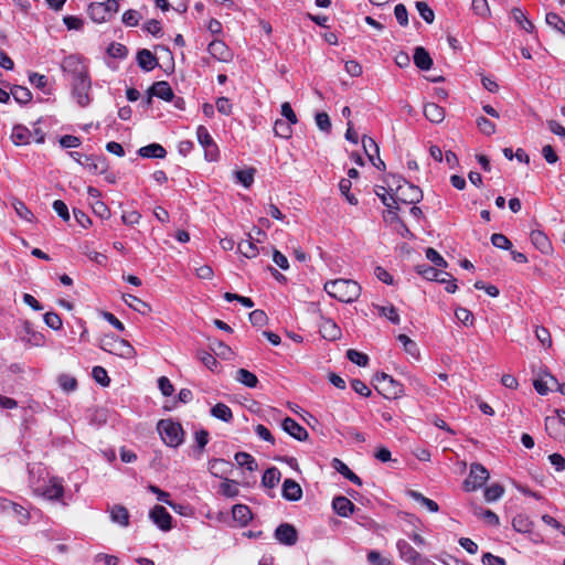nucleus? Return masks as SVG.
Returning a JSON list of instances; mask_svg holds the SVG:
<instances>
[{
	"instance_id": "obj_1",
	"label": "nucleus",
	"mask_w": 565,
	"mask_h": 565,
	"mask_svg": "<svg viewBox=\"0 0 565 565\" xmlns=\"http://www.w3.org/2000/svg\"><path fill=\"white\" fill-rule=\"evenodd\" d=\"M324 290L341 302H353L361 295V287L356 281L342 278L327 281Z\"/></svg>"
},
{
	"instance_id": "obj_2",
	"label": "nucleus",
	"mask_w": 565,
	"mask_h": 565,
	"mask_svg": "<svg viewBox=\"0 0 565 565\" xmlns=\"http://www.w3.org/2000/svg\"><path fill=\"white\" fill-rule=\"evenodd\" d=\"M373 383L376 391L387 399H398L405 395V386L387 373H377Z\"/></svg>"
},
{
	"instance_id": "obj_3",
	"label": "nucleus",
	"mask_w": 565,
	"mask_h": 565,
	"mask_svg": "<svg viewBox=\"0 0 565 565\" xmlns=\"http://www.w3.org/2000/svg\"><path fill=\"white\" fill-rule=\"evenodd\" d=\"M100 349L121 359H132L136 355L134 347L127 340L113 334L102 338Z\"/></svg>"
},
{
	"instance_id": "obj_4",
	"label": "nucleus",
	"mask_w": 565,
	"mask_h": 565,
	"mask_svg": "<svg viewBox=\"0 0 565 565\" xmlns=\"http://www.w3.org/2000/svg\"><path fill=\"white\" fill-rule=\"evenodd\" d=\"M157 430L163 443L169 447H178L184 440V431L181 425L172 419H161L157 424Z\"/></svg>"
},
{
	"instance_id": "obj_5",
	"label": "nucleus",
	"mask_w": 565,
	"mask_h": 565,
	"mask_svg": "<svg viewBox=\"0 0 565 565\" xmlns=\"http://www.w3.org/2000/svg\"><path fill=\"white\" fill-rule=\"evenodd\" d=\"M544 428L551 438L565 443V411L554 409L552 415L545 417Z\"/></svg>"
},
{
	"instance_id": "obj_6",
	"label": "nucleus",
	"mask_w": 565,
	"mask_h": 565,
	"mask_svg": "<svg viewBox=\"0 0 565 565\" xmlns=\"http://www.w3.org/2000/svg\"><path fill=\"white\" fill-rule=\"evenodd\" d=\"M420 198L422 192L417 186L403 181V183L398 184L394 190V194L391 200L393 202V207L398 210L399 207L397 204L399 202L404 204H415L420 200Z\"/></svg>"
},
{
	"instance_id": "obj_7",
	"label": "nucleus",
	"mask_w": 565,
	"mask_h": 565,
	"mask_svg": "<svg viewBox=\"0 0 565 565\" xmlns=\"http://www.w3.org/2000/svg\"><path fill=\"white\" fill-rule=\"evenodd\" d=\"M70 156L78 164L85 167L92 174H102L105 173L108 169V164L105 158L86 156L77 151L71 152Z\"/></svg>"
},
{
	"instance_id": "obj_8",
	"label": "nucleus",
	"mask_w": 565,
	"mask_h": 565,
	"mask_svg": "<svg viewBox=\"0 0 565 565\" xmlns=\"http://www.w3.org/2000/svg\"><path fill=\"white\" fill-rule=\"evenodd\" d=\"M196 139L204 149L205 159L216 161L218 159V148L206 127L199 126L196 128Z\"/></svg>"
},
{
	"instance_id": "obj_9",
	"label": "nucleus",
	"mask_w": 565,
	"mask_h": 565,
	"mask_svg": "<svg viewBox=\"0 0 565 565\" xmlns=\"http://www.w3.org/2000/svg\"><path fill=\"white\" fill-rule=\"evenodd\" d=\"M489 472L487 469L480 463H473L470 467V472L468 478L463 481V488L467 491H475L483 486V483L488 480Z\"/></svg>"
},
{
	"instance_id": "obj_10",
	"label": "nucleus",
	"mask_w": 565,
	"mask_h": 565,
	"mask_svg": "<svg viewBox=\"0 0 565 565\" xmlns=\"http://www.w3.org/2000/svg\"><path fill=\"white\" fill-rule=\"evenodd\" d=\"M149 518L164 532L172 529V516L162 505H154L149 512Z\"/></svg>"
},
{
	"instance_id": "obj_11",
	"label": "nucleus",
	"mask_w": 565,
	"mask_h": 565,
	"mask_svg": "<svg viewBox=\"0 0 565 565\" xmlns=\"http://www.w3.org/2000/svg\"><path fill=\"white\" fill-rule=\"evenodd\" d=\"M64 492L63 486L61 481L56 478H51L43 488H39L35 490V493L47 499V500H58L62 498Z\"/></svg>"
},
{
	"instance_id": "obj_12",
	"label": "nucleus",
	"mask_w": 565,
	"mask_h": 565,
	"mask_svg": "<svg viewBox=\"0 0 565 565\" xmlns=\"http://www.w3.org/2000/svg\"><path fill=\"white\" fill-rule=\"evenodd\" d=\"M556 384L557 380L547 372L537 374L533 381L534 388L541 395H546L548 392L553 391Z\"/></svg>"
},
{
	"instance_id": "obj_13",
	"label": "nucleus",
	"mask_w": 565,
	"mask_h": 565,
	"mask_svg": "<svg viewBox=\"0 0 565 565\" xmlns=\"http://www.w3.org/2000/svg\"><path fill=\"white\" fill-rule=\"evenodd\" d=\"M275 537L281 544L295 545L298 540L297 530L291 524H280L275 531Z\"/></svg>"
},
{
	"instance_id": "obj_14",
	"label": "nucleus",
	"mask_w": 565,
	"mask_h": 565,
	"mask_svg": "<svg viewBox=\"0 0 565 565\" xmlns=\"http://www.w3.org/2000/svg\"><path fill=\"white\" fill-rule=\"evenodd\" d=\"M10 140L14 146H26L32 141V131L24 125L17 124L10 134Z\"/></svg>"
},
{
	"instance_id": "obj_15",
	"label": "nucleus",
	"mask_w": 565,
	"mask_h": 565,
	"mask_svg": "<svg viewBox=\"0 0 565 565\" xmlns=\"http://www.w3.org/2000/svg\"><path fill=\"white\" fill-rule=\"evenodd\" d=\"M530 238L534 247L537 248L542 254H552L553 246L545 233L539 230L532 231L530 234Z\"/></svg>"
},
{
	"instance_id": "obj_16",
	"label": "nucleus",
	"mask_w": 565,
	"mask_h": 565,
	"mask_svg": "<svg viewBox=\"0 0 565 565\" xmlns=\"http://www.w3.org/2000/svg\"><path fill=\"white\" fill-rule=\"evenodd\" d=\"M397 340L401 342L403 351L411 356L412 360L422 361V351L419 345L406 334H398Z\"/></svg>"
},
{
	"instance_id": "obj_17",
	"label": "nucleus",
	"mask_w": 565,
	"mask_h": 565,
	"mask_svg": "<svg viewBox=\"0 0 565 565\" xmlns=\"http://www.w3.org/2000/svg\"><path fill=\"white\" fill-rule=\"evenodd\" d=\"M209 53L220 62L227 63L232 60V52L222 41H212L209 45Z\"/></svg>"
},
{
	"instance_id": "obj_18",
	"label": "nucleus",
	"mask_w": 565,
	"mask_h": 565,
	"mask_svg": "<svg viewBox=\"0 0 565 565\" xmlns=\"http://www.w3.org/2000/svg\"><path fill=\"white\" fill-rule=\"evenodd\" d=\"M152 96L171 100L173 98V92L167 82H157L150 87V96L147 99V104H151Z\"/></svg>"
},
{
	"instance_id": "obj_19",
	"label": "nucleus",
	"mask_w": 565,
	"mask_h": 565,
	"mask_svg": "<svg viewBox=\"0 0 565 565\" xmlns=\"http://www.w3.org/2000/svg\"><path fill=\"white\" fill-rule=\"evenodd\" d=\"M282 428L286 433L298 440H306L308 438V431L290 417L284 419Z\"/></svg>"
},
{
	"instance_id": "obj_20",
	"label": "nucleus",
	"mask_w": 565,
	"mask_h": 565,
	"mask_svg": "<svg viewBox=\"0 0 565 565\" xmlns=\"http://www.w3.org/2000/svg\"><path fill=\"white\" fill-rule=\"evenodd\" d=\"M320 333L324 339L330 341L338 340L341 337V330L338 324L331 319L326 318L322 319L320 324Z\"/></svg>"
},
{
	"instance_id": "obj_21",
	"label": "nucleus",
	"mask_w": 565,
	"mask_h": 565,
	"mask_svg": "<svg viewBox=\"0 0 565 565\" xmlns=\"http://www.w3.org/2000/svg\"><path fill=\"white\" fill-rule=\"evenodd\" d=\"M121 299L129 308L141 315H147L151 311L150 305L136 296L130 294H122Z\"/></svg>"
},
{
	"instance_id": "obj_22",
	"label": "nucleus",
	"mask_w": 565,
	"mask_h": 565,
	"mask_svg": "<svg viewBox=\"0 0 565 565\" xmlns=\"http://www.w3.org/2000/svg\"><path fill=\"white\" fill-rule=\"evenodd\" d=\"M63 67L64 70L76 74L78 78L86 76V66L83 64L79 56L71 55L66 57L63 62Z\"/></svg>"
},
{
	"instance_id": "obj_23",
	"label": "nucleus",
	"mask_w": 565,
	"mask_h": 565,
	"mask_svg": "<svg viewBox=\"0 0 565 565\" xmlns=\"http://www.w3.org/2000/svg\"><path fill=\"white\" fill-rule=\"evenodd\" d=\"M424 115L433 124H440L445 119V110L435 103L424 105Z\"/></svg>"
},
{
	"instance_id": "obj_24",
	"label": "nucleus",
	"mask_w": 565,
	"mask_h": 565,
	"mask_svg": "<svg viewBox=\"0 0 565 565\" xmlns=\"http://www.w3.org/2000/svg\"><path fill=\"white\" fill-rule=\"evenodd\" d=\"M232 465L224 459H212L207 463V469L211 475L217 478H224L230 473Z\"/></svg>"
},
{
	"instance_id": "obj_25",
	"label": "nucleus",
	"mask_w": 565,
	"mask_h": 565,
	"mask_svg": "<svg viewBox=\"0 0 565 565\" xmlns=\"http://www.w3.org/2000/svg\"><path fill=\"white\" fill-rule=\"evenodd\" d=\"M282 495L290 501H298L302 497V489L299 483L291 479H286L282 484Z\"/></svg>"
},
{
	"instance_id": "obj_26",
	"label": "nucleus",
	"mask_w": 565,
	"mask_h": 565,
	"mask_svg": "<svg viewBox=\"0 0 565 565\" xmlns=\"http://www.w3.org/2000/svg\"><path fill=\"white\" fill-rule=\"evenodd\" d=\"M88 88H89V83L87 81V77L83 76L82 78H78V83L75 86L74 94L77 99V103L81 106H85L89 102Z\"/></svg>"
},
{
	"instance_id": "obj_27",
	"label": "nucleus",
	"mask_w": 565,
	"mask_h": 565,
	"mask_svg": "<svg viewBox=\"0 0 565 565\" xmlns=\"http://www.w3.org/2000/svg\"><path fill=\"white\" fill-rule=\"evenodd\" d=\"M332 505L334 511L344 518L349 516L354 510V504L345 497L334 498Z\"/></svg>"
},
{
	"instance_id": "obj_28",
	"label": "nucleus",
	"mask_w": 565,
	"mask_h": 565,
	"mask_svg": "<svg viewBox=\"0 0 565 565\" xmlns=\"http://www.w3.org/2000/svg\"><path fill=\"white\" fill-rule=\"evenodd\" d=\"M414 63L422 70H429L433 65V60L424 47L418 46L414 52Z\"/></svg>"
},
{
	"instance_id": "obj_29",
	"label": "nucleus",
	"mask_w": 565,
	"mask_h": 565,
	"mask_svg": "<svg viewBox=\"0 0 565 565\" xmlns=\"http://www.w3.org/2000/svg\"><path fill=\"white\" fill-rule=\"evenodd\" d=\"M138 153L143 158H164L167 154L166 149L159 143H151L141 147Z\"/></svg>"
},
{
	"instance_id": "obj_30",
	"label": "nucleus",
	"mask_w": 565,
	"mask_h": 565,
	"mask_svg": "<svg viewBox=\"0 0 565 565\" xmlns=\"http://www.w3.org/2000/svg\"><path fill=\"white\" fill-rule=\"evenodd\" d=\"M249 239L242 241L238 243V252L246 258H255L259 254V249L253 242V237L248 234Z\"/></svg>"
},
{
	"instance_id": "obj_31",
	"label": "nucleus",
	"mask_w": 565,
	"mask_h": 565,
	"mask_svg": "<svg viewBox=\"0 0 565 565\" xmlns=\"http://www.w3.org/2000/svg\"><path fill=\"white\" fill-rule=\"evenodd\" d=\"M109 512L114 522L120 524L121 526H127L129 524V512L125 507L114 505Z\"/></svg>"
},
{
	"instance_id": "obj_32",
	"label": "nucleus",
	"mask_w": 565,
	"mask_h": 565,
	"mask_svg": "<svg viewBox=\"0 0 565 565\" xmlns=\"http://www.w3.org/2000/svg\"><path fill=\"white\" fill-rule=\"evenodd\" d=\"M396 547L399 552V556L406 562L413 563L415 558H418V554L405 540H399L396 543Z\"/></svg>"
},
{
	"instance_id": "obj_33",
	"label": "nucleus",
	"mask_w": 565,
	"mask_h": 565,
	"mask_svg": "<svg viewBox=\"0 0 565 565\" xmlns=\"http://www.w3.org/2000/svg\"><path fill=\"white\" fill-rule=\"evenodd\" d=\"M511 14H512L513 20L523 30H525L526 32H530V33H532L534 31L535 26H534L533 22L526 18L525 13L521 9H519V8L512 9Z\"/></svg>"
},
{
	"instance_id": "obj_34",
	"label": "nucleus",
	"mask_w": 565,
	"mask_h": 565,
	"mask_svg": "<svg viewBox=\"0 0 565 565\" xmlns=\"http://www.w3.org/2000/svg\"><path fill=\"white\" fill-rule=\"evenodd\" d=\"M3 509L8 513H12L14 515L17 522H19V523H24L29 518L28 511L23 507L17 504V503L8 501L4 503Z\"/></svg>"
},
{
	"instance_id": "obj_35",
	"label": "nucleus",
	"mask_w": 565,
	"mask_h": 565,
	"mask_svg": "<svg viewBox=\"0 0 565 565\" xmlns=\"http://www.w3.org/2000/svg\"><path fill=\"white\" fill-rule=\"evenodd\" d=\"M233 519L241 525H245L252 519V512L247 505L236 504L233 507Z\"/></svg>"
},
{
	"instance_id": "obj_36",
	"label": "nucleus",
	"mask_w": 565,
	"mask_h": 565,
	"mask_svg": "<svg viewBox=\"0 0 565 565\" xmlns=\"http://www.w3.org/2000/svg\"><path fill=\"white\" fill-rule=\"evenodd\" d=\"M90 18L98 23L109 20L110 14L105 8L104 3H94L89 7Z\"/></svg>"
},
{
	"instance_id": "obj_37",
	"label": "nucleus",
	"mask_w": 565,
	"mask_h": 565,
	"mask_svg": "<svg viewBox=\"0 0 565 565\" xmlns=\"http://www.w3.org/2000/svg\"><path fill=\"white\" fill-rule=\"evenodd\" d=\"M256 173L255 168H246L242 170H237L234 172V175L242 185L245 188H249L254 183V177Z\"/></svg>"
},
{
	"instance_id": "obj_38",
	"label": "nucleus",
	"mask_w": 565,
	"mask_h": 565,
	"mask_svg": "<svg viewBox=\"0 0 565 565\" xmlns=\"http://www.w3.org/2000/svg\"><path fill=\"white\" fill-rule=\"evenodd\" d=\"M408 495H409L413 500H415L416 502H418L423 508L427 509L429 512L435 513V512H437V511H438V509H439V508H438V504H437L435 501H433V500H430V499H428V498L424 497L422 493H419V492H417V491H413V490H412V491H409V492H408Z\"/></svg>"
},
{
	"instance_id": "obj_39",
	"label": "nucleus",
	"mask_w": 565,
	"mask_h": 565,
	"mask_svg": "<svg viewBox=\"0 0 565 565\" xmlns=\"http://www.w3.org/2000/svg\"><path fill=\"white\" fill-rule=\"evenodd\" d=\"M455 317L465 327H473V324H475L473 313L465 307H457L455 309Z\"/></svg>"
},
{
	"instance_id": "obj_40",
	"label": "nucleus",
	"mask_w": 565,
	"mask_h": 565,
	"mask_svg": "<svg viewBox=\"0 0 565 565\" xmlns=\"http://www.w3.org/2000/svg\"><path fill=\"white\" fill-rule=\"evenodd\" d=\"M12 206L15 211V213L24 221L29 222V223H33L35 221V217L33 215V213L26 207V205L20 201V200H14L12 202Z\"/></svg>"
},
{
	"instance_id": "obj_41",
	"label": "nucleus",
	"mask_w": 565,
	"mask_h": 565,
	"mask_svg": "<svg viewBox=\"0 0 565 565\" xmlns=\"http://www.w3.org/2000/svg\"><path fill=\"white\" fill-rule=\"evenodd\" d=\"M545 22L562 35H565V21L558 14L554 12L547 13L545 17Z\"/></svg>"
},
{
	"instance_id": "obj_42",
	"label": "nucleus",
	"mask_w": 565,
	"mask_h": 565,
	"mask_svg": "<svg viewBox=\"0 0 565 565\" xmlns=\"http://www.w3.org/2000/svg\"><path fill=\"white\" fill-rule=\"evenodd\" d=\"M236 380L248 387H255L258 383L257 376L245 369L236 372Z\"/></svg>"
},
{
	"instance_id": "obj_43",
	"label": "nucleus",
	"mask_w": 565,
	"mask_h": 565,
	"mask_svg": "<svg viewBox=\"0 0 565 565\" xmlns=\"http://www.w3.org/2000/svg\"><path fill=\"white\" fill-rule=\"evenodd\" d=\"M333 468L337 471H339L340 473H342L345 478L351 480L352 482H354L356 484H361L360 478L354 472H352L350 470V468L344 462H342L341 460L334 459L333 460Z\"/></svg>"
},
{
	"instance_id": "obj_44",
	"label": "nucleus",
	"mask_w": 565,
	"mask_h": 565,
	"mask_svg": "<svg viewBox=\"0 0 565 565\" xmlns=\"http://www.w3.org/2000/svg\"><path fill=\"white\" fill-rule=\"evenodd\" d=\"M211 414L221 420L230 422L233 417L232 411L230 407L223 403L216 404L212 409Z\"/></svg>"
},
{
	"instance_id": "obj_45",
	"label": "nucleus",
	"mask_w": 565,
	"mask_h": 565,
	"mask_svg": "<svg viewBox=\"0 0 565 565\" xmlns=\"http://www.w3.org/2000/svg\"><path fill=\"white\" fill-rule=\"evenodd\" d=\"M220 492L225 497H236L238 494V484L232 479L224 478V481L220 484Z\"/></svg>"
},
{
	"instance_id": "obj_46",
	"label": "nucleus",
	"mask_w": 565,
	"mask_h": 565,
	"mask_svg": "<svg viewBox=\"0 0 565 565\" xmlns=\"http://www.w3.org/2000/svg\"><path fill=\"white\" fill-rule=\"evenodd\" d=\"M280 480V472L276 468H269L263 476V484L268 488H274Z\"/></svg>"
},
{
	"instance_id": "obj_47",
	"label": "nucleus",
	"mask_w": 565,
	"mask_h": 565,
	"mask_svg": "<svg viewBox=\"0 0 565 565\" xmlns=\"http://www.w3.org/2000/svg\"><path fill=\"white\" fill-rule=\"evenodd\" d=\"M351 186H352V182L350 179L343 178L339 182V190H340L341 194L345 196L347 201L351 205H356L358 199L353 194L350 193Z\"/></svg>"
},
{
	"instance_id": "obj_48",
	"label": "nucleus",
	"mask_w": 565,
	"mask_h": 565,
	"mask_svg": "<svg viewBox=\"0 0 565 565\" xmlns=\"http://www.w3.org/2000/svg\"><path fill=\"white\" fill-rule=\"evenodd\" d=\"M139 65L145 70H152L156 66V58L148 50H142L138 54Z\"/></svg>"
},
{
	"instance_id": "obj_49",
	"label": "nucleus",
	"mask_w": 565,
	"mask_h": 565,
	"mask_svg": "<svg viewBox=\"0 0 565 565\" xmlns=\"http://www.w3.org/2000/svg\"><path fill=\"white\" fill-rule=\"evenodd\" d=\"M11 94L18 103L25 104V103H29L32 98L31 92L23 86H18V85L13 86L11 88Z\"/></svg>"
},
{
	"instance_id": "obj_50",
	"label": "nucleus",
	"mask_w": 565,
	"mask_h": 565,
	"mask_svg": "<svg viewBox=\"0 0 565 565\" xmlns=\"http://www.w3.org/2000/svg\"><path fill=\"white\" fill-rule=\"evenodd\" d=\"M532 525L533 523L524 515H518L512 521L513 529L521 533L530 532L532 530Z\"/></svg>"
},
{
	"instance_id": "obj_51",
	"label": "nucleus",
	"mask_w": 565,
	"mask_h": 565,
	"mask_svg": "<svg viewBox=\"0 0 565 565\" xmlns=\"http://www.w3.org/2000/svg\"><path fill=\"white\" fill-rule=\"evenodd\" d=\"M92 210L95 215L103 220H108L111 216L109 207L100 200H96L90 203Z\"/></svg>"
},
{
	"instance_id": "obj_52",
	"label": "nucleus",
	"mask_w": 565,
	"mask_h": 565,
	"mask_svg": "<svg viewBox=\"0 0 565 565\" xmlns=\"http://www.w3.org/2000/svg\"><path fill=\"white\" fill-rule=\"evenodd\" d=\"M472 10L483 19L490 17V7L487 0H472Z\"/></svg>"
},
{
	"instance_id": "obj_53",
	"label": "nucleus",
	"mask_w": 565,
	"mask_h": 565,
	"mask_svg": "<svg viewBox=\"0 0 565 565\" xmlns=\"http://www.w3.org/2000/svg\"><path fill=\"white\" fill-rule=\"evenodd\" d=\"M367 562L371 565H396L391 558L383 556L377 551H371L367 554Z\"/></svg>"
},
{
	"instance_id": "obj_54",
	"label": "nucleus",
	"mask_w": 565,
	"mask_h": 565,
	"mask_svg": "<svg viewBox=\"0 0 565 565\" xmlns=\"http://www.w3.org/2000/svg\"><path fill=\"white\" fill-rule=\"evenodd\" d=\"M235 461L238 466H246L249 471L256 469V462L254 458L246 452H238L235 455Z\"/></svg>"
},
{
	"instance_id": "obj_55",
	"label": "nucleus",
	"mask_w": 565,
	"mask_h": 565,
	"mask_svg": "<svg viewBox=\"0 0 565 565\" xmlns=\"http://www.w3.org/2000/svg\"><path fill=\"white\" fill-rule=\"evenodd\" d=\"M362 145L366 156L373 161V156L379 154V146L372 138L366 136L362 138Z\"/></svg>"
},
{
	"instance_id": "obj_56",
	"label": "nucleus",
	"mask_w": 565,
	"mask_h": 565,
	"mask_svg": "<svg viewBox=\"0 0 565 565\" xmlns=\"http://www.w3.org/2000/svg\"><path fill=\"white\" fill-rule=\"evenodd\" d=\"M504 488L500 484H492L484 490V498L487 501H495L502 497Z\"/></svg>"
},
{
	"instance_id": "obj_57",
	"label": "nucleus",
	"mask_w": 565,
	"mask_h": 565,
	"mask_svg": "<svg viewBox=\"0 0 565 565\" xmlns=\"http://www.w3.org/2000/svg\"><path fill=\"white\" fill-rule=\"evenodd\" d=\"M275 134L281 138H290L292 134L291 125L286 124L282 120H276L274 126Z\"/></svg>"
},
{
	"instance_id": "obj_58",
	"label": "nucleus",
	"mask_w": 565,
	"mask_h": 565,
	"mask_svg": "<svg viewBox=\"0 0 565 565\" xmlns=\"http://www.w3.org/2000/svg\"><path fill=\"white\" fill-rule=\"evenodd\" d=\"M426 258L430 260L437 267L446 268L448 266L444 257L434 248L429 247L426 249Z\"/></svg>"
},
{
	"instance_id": "obj_59",
	"label": "nucleus",
	"mask_w": 565,
	"mask_h": 565,
	"mask_svg": "<svg viewBox=\"0 0 565 565\" xmlns=\"http://www.w3.org/2000/svg\"><path fill=\"white\" fill-rule=\"evenodd\" d=\"M347 356L352 363H355L360 366H365L369 362V358L366 354L353 349L347 352Z\"/></svg>"
},
{
	"instance_id": "obj_60",
	"label": "nucleus",
	"mask_w": 565,
	"mask_h": 565,
	"mask_svg": "<svg viewBox=\"0 0 565 565\" xmlns=\"http://www.w3.org/2000/svg\"><path fill=\"white\" fill-rule=\"evenodd\" d=\"M477 126L479 130L484 135L490 136L495 132V125L486 117L478 118Z\"/></svg>"
},
{
	"instance_id": "obj_61",
	"label": "nucleus",
	"mask_w": 565,
	"mask_h": 565,
	"mask_svg": "<svg viewBox=\"0 0 565 565\" xmlns=\"http://www.w3.org/2000/svg\"><path fill=\"white\" fill-rule=\"evenodd\" d=\"M93 377L97 383H99L103 386H108L110 383L107 371L102 366H95L93 369Z\"/></svg>"
},
{
	"instance_id": "obj_62",
	"label": "nucleus",
	"mask_w": 565,
	"mask_h": 565,
	"mask_svg": "<svg viewBox=\"0 0 565 565\" xmlns=\"http://www.w3.org/2000/svg\"><path fill=\"white\" fill-rule=\"evenodd\" d=\"M416 8L420 14V17L427 22L433 23L435 19L434 11L428 7L426 2H417Z\"/></svg>"
},
{
	"instance_id": "obj_63",
	"label": "nucleus",
	"mask_w": 565,
	"mask_h": 565,
	"mask_svg": "<svg viewBox=\"0 0 565 565\" xmlns=\"http://www.w3.org/2000/svg\"><path fill=\"white\" fill-rule=\"evenodd\" d=\"M46 326L54 330H60L63 326L61 317L55 312H47L44 315Z\"/></svg>"
},
{
	"instance_id": "obj_64",
	"label": "nucleus",
	"mask_w": 565,
	"mask_h": 565,
	"mask_svg": "<svg viewBox=\"0 0 565 565\" xmlns=\"http://www.w3.org/2000/svg\"><path fill=\"white\" fill-rule=\"evenodd\" d=\"M58 383L65 392H73L77 386L76 380L73 376L66 374H63L58 377Z\"/></svg>"
}]
</instances>
